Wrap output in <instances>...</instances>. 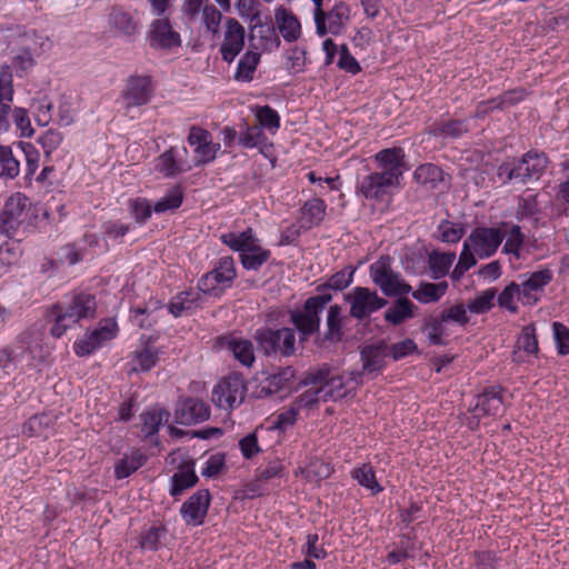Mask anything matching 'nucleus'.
<instances>
[{"instance_id": "nucleus-1", "label": "nucleus", "mask_w": 569, "mask_h": 569, "mask_svg": "<svg viewBox=\"0 0 569 569\" xmlns=\"http://www.w3.org/2000/svg\"><path fill=\"white\" fill-rule=\"evenodd\" d=\"M355 270L351 268L342 269L332 274L327 282L319 286L317 296L310 297L306 300L303 308L291 311L290 319L299 331L300 339L307 340L308 337L319 330L320 313L325 310L326 306L331 301L332 297L328 289L343 290L349 287L353 280Z\"/></svg>"}, {"instance_id": "nucleus-2", "label": "nucleus", "mask_w": 569, "mask_h": 569, "mask_svg": "<svg viewBox=\"0 0 569 569\" xmlns=\"http://www.w3.org/2000/svg\"><path fill=\"white\" fill-rule=\"evenodd\" d=\"M506 234L499 228L478 227L465 239L457 264L450 277L459 281L465 273L477 264V258L487 259L493 256Z\"/></svg>"}, {"instance_id": "nucleus-3", "label": "nucleus", "mask_w": 569, "mask_h": 569, "mask_svg": "<svg viewBox=\"0 0 569 569\" xmlns=\"http://www.w3.org/2000/svg\"><path fill=\"white\" fill-rule=\"evenodd\" d=\"M96 308L94 296L86 292L74 293L54 303L47 311V319L51 325V336L61 338L68 329L74 327L80 320L92 318Z\"/></svg>"}, {"instance_id": "nucleus-4", "label": "nucleus", "mask_w": 569, "mask_h": 569, "mask_svg": "<svg viewBox=\"0 0 569 569\" xmlns=\"http://www.w3.org/2000/svg\"><path fill=\"white\" fill-rule=\"evenodd\" d=\"M547 157L537 151H529L513 166L503 163L498 169V176L503 182L513 181L528 183L538 180L547 168Z\"/></svg>"}, {"instance_id": "nucleus-5", "label": "nucleus", "mask_w": 569, "mask_h": 569, "mask_svg": "<svg viewBox=\"0 0 569 569\" xmlns=\"http://www.w3.org/2000/svg\"><path fill=\"white\" fill-rule=\"evenodd\" d=\"M391 258L380 257L370 264L369 276L387 297L403 296L411 291V286L405 281L401 274L391 267Z\"/></svg>"}, {"instance_id": "nucleus-6", "label": "nucleus", "mask_w": 569, "mask_h": 569, "mask_svg": "<svg viewBox=\"0 0 569 569\" xmlns=\"http://www.w3.org/2000/svg\"><path fill=\"white\" fill-rule=\"evenodd\" d=\"M237 277V269L232 257H221L213 269L207 272L198 282L203 293L219 297L226 289L231 288Z\"/></svg>"}, {"instance_id": "nucleus-7", "label": "nucleus", "mask_w": 569, "mask_h": 569, "mask_svg": "<svg viewBox=\"0 0 569 569\" xmlns=\"http://www.w3.org/2000/svg\"><path fill=\"white\" fill-rule=\"evenodd\" d=\"M349 20L350 8L342 1L336 2L330 10L321 8L313 11L316 33L319 37L342 34Z\"/></svg>"}, {"instance_id": "nucleus-8", "label": "nucleus", "mask_w": 569, "mask_h": 569, "mask_svg": "<svg viewBox=\"0 0 569 569\" xmlns=\"http://www.w3.org/2000/svg\"><path fill=\"white\" fill-rule=\"evenodd\" d=\"M256 341L266 355L280 352L282 356H291L295 352L296 336L293 329L281 328L272 330L261 328L256 331Z\"/></svg>"}, {"instance_id": "nucleus-9", "label": "nucleus", "mask_w": 569, "mask_h": 569, "mask_svg": "<svg viewBox=\"0 0 569 569\" xmlns=\"http://www.w3.org/2000/svg\"><path fill=\"white\" fill-rule=\"evenodd\" d=\"M181 14L187 23L201 21L212 33L218 32L222 19L221 12L209 0H184L181 4Z\"/></svg>"}, {"instance_id": "nucleus-10", "label": "nucleus", "mask_w": 569, "mask_h": 569, "mask_svg": "<svg viewBox=\"0 0 569 569\" xmlns=\"http://www.w3.org/2000/svg\"><path fill=\"white\" fill-rule=\"evenodd\" d=\"M50 41L47 37L38 36L34 32L26 34L23 46L12 57V67L18 77H22L34 66V56L48 50Z\"/></svg>"}, {"instance_id": "nucleus-11", "label": "nucleus", "mask_w": 569, "mask_h": 569, "mask_svg": "<svg viewBox=\"0 0 569 569\" xmlns=\"http://www.w3.org/2000/svg\"><path fill=\"white\" fill-rule=\"evenodd\" d=\"M345 300L350 305V316L356 319H363L387 305V300L365 287H355Z\"/></svg>"}, {"instance_id": "nucleus-12", "label": "nucleus", "mask_w": 569, "mask_h": 569, "mask_svg": "<svg viewBox=\"0 0 569 569\" xmlns=\"http://www.w3.org/2000/svg\"><path fill=\"white\" fill-rule=\"evenodd\" d=\"M187 141L193 148L194 166L197 167L212 162L221 149L219 142L212 141V136L208 130L197 126L190 128Z\"/></svg>"}, {"instance_id": "nucleus-13", "label": "nucleus", "mask_w": 569, "mask_h": 569, "mask_svg": "<svg viewBox=\"0 0 569 569\" xmlns=\"http://www.w3.org/2000/svg\"><path fill=\"white\" fill-rule=\"evenodd\" d=\"M246 387L238 376H230L220 381L212 391L213 403L224 410H232L242 403Z\"/></svg>"}, {"instance_id": "nucleus-14", "label": "nucleus", "mask_w": 569, "mask_h": 569, "mask_svg": "<svg viewBox=\"0 0 569 569\" xmlns=\"http://www.w3.org/2000/svg\"><path fill=\"white\" fill-rule=\"evenodd\" d=\"M117 335V323L107 319L99 323L98 328L86 335L82 339L73 345L77 356L84 357L93 353L101 348L103 343L113 339Z\"/></svg>"}, {"instance_id": "nucleus-15", "label": "nucleus", "mask_w": 569, "mask_h": 569, "mask_svg": "<svg viewBox=\"0 0 569 569\" xmlns=\"http://www.w3.org/2000/svg\"><path fill=\"white\" fill-rule=\"evenodd\" d=\"M147 41L153 49H172L181 46V37L169 18L154 19L147 31Z\"/></svg>"}, {"instance_id": "nucleus-16", "label": "nucleus", "mask_w": 569, "mask_h": 569, "mask_svg": "<svg viewBox=\"0 0 569 569\" xmlns=\"http://www.w3.org/2000/svg\"><path fill=\"white\" fill-rule=\"evenodd\" d=\"M552 278L553 273L548 268L521 274V282H519L518 286L522 293V305L533 306L538 303L541 293L546 286L551 282Z\"/></svg>"}, {"instance_id": "nucleus-17", "label": "nucleus", "mask_w": 569, "mask_h": 569, "mask_svg": "<svg viewBox=\"0 0 569 569\" xmlns=\"http://www.w3.org/2000/svg\"><path fill=\"white\" fill-rule=\"evenodd\" d=\"M405 152L401 148H389L379 151L375 159L379 173L400 184V179L408 170L405 161Z\"/></svg>"}, {"instance_id": "nucleus-18", "label": "nucleus", "mask_w": 569, "mask_h": 569, "mask_svg": "<svg viewBox=\"0 0 569 569\" xmlns=\"http://www.w3.org/2000/svg\"><path fill=\"white\" fill-rule=\"evenodd\" d=\"M244 47V28L234 18L224 22L223 41L220 53L224 61L232 62Z\"/></svg>"}, {"instance_id": "nucleus-19", "label": "nucleus", "mask_w": 569, "mask_h": 569, "mask_svg": "<svg viewBox=\"0 0 569 569\" xmlns=\"http://www.w3.org/2000/svg\"><path fill=\"white\" fill-rule=\"evenodd\" d=\"M210 503L208 490H198L186 502L182 503L180 513L189 526L202 525Z\"/></svg>"}, {"instance_id": "nucleus-20", "label": "nucleus", "mask_w": 569, "mask_h": 569, "mask_svg": "<svg viewBox=\"0 0 569 569\" xmlns=\"http://www.w3.org/2000/svg\"><path fill=\"white\" fill-rule=\"evenodd\" d=\"M188 150L182 147L170 148L156 160V169L166 177H173L180 172L188 171L192 167L187 160Z\"/></svg>"}, {"instance_id": "nucleus-21", "label": "nucleus", "mask_w": 569, "mask_h": 569, "mask_svg": "<svg viewBox=\"0 0 569 569\" xmlns=\"http://www.w3.org/2000/svg\"><path fill=\"white\" fill-rule=\"evenodd\" d=\"M399 184L379 172L366 176L358 186L359 192L368 200L383 201L391 188Z\"/></svg>"}, {"instance_id": "nucleus-22", "label": "nucleus", "mask_w": 569, "mask_h": 569, "mask_svg": "<svg viewBox=\"0 0 569 569\" xmlns=\"http://www.w3.org/2000/svg\"><path fill=\"white\" fill-rule=\"evenodd\" d=\"M210 408L200 399L187 398L178 403L176 421L180 425H194L209 419Z\"/></svg>"}, {"instance_id": "nucleus-23", "label": "nucleus", "mask_w": 569, "mask_h": 569, "mask_svg": "<svg viewBox=\"0 0 569 569\" xmlns=\"http://www.w3.org/2000/svg\"><path fill=\"white\" fill-rule=\"evenodd\" d=\"M309 381L321 385L326 401L341 399L348 393L343 378L340 376L329 377V370L326 368L310 371Z\"/></svg>"}, {"instance_id": "nucleus-24", "label": "nucleus", "mask_w": 569, "mask_h": 569, "mask_svg": "<svg viewBox=\"0 0 569 569\" xmlns=\"http://www.w3.org/2000/svg\"><path fill=\"white\" fill-rule=\"evenodd\" d=\"M12 72L10 66H2L0 70V134L9 130L10 103L13 100Z\"/></svg>"}, {"instance_id": "nucleus-25", "label": "nucleus", "mask_w": 569, "mask_h": 569, "mask_svg": "<svg viewBox=\"0 0 569 569\" xmlns=\"http://www.w3.org/2000/svg\"><path fill=\"white\" fill-rule=\"evenodd\" d=\"M151 80L148 77H136L128 81L123 93L127 108L147 104L152 97Z\"/></svg>"}, {"instance_id": "nucleus-26", "label": "nucleus", "mask_w": 569, "mask_h": 569, "mask_svg": "<svg viewBox=\"0 0 569 569\" xmlns=\"http://www.w3.org/2000/svg\"><path fill=\"white\" fill-rule=\"evenodd\" d=\"M388 357L389 348L383 342L363 347L360 352L362 373L380 372L385 368Z\"/></svg>"}, {"instance_id": "nucleus-27", "label": "nucleus", "mask_w": 569, "mask_h": 569, "mask_svg": "<svg viewBox=\"0 0 569 569\" xmlns=\"http://www.w3.org/2000/svg\"><path fill=\"white\" fill-rule=\"evenodd\" d=\"M274 21L280 34L287 42H295L300 38L301 23L291 10L282 6L276 8Z\"/></svg>"}, {"instance_id": "nucleus-28", "label": "nucleus", "mask_w": 569, "mask_h": 569, "mask_svg": "<svg viewBox=\"0 0 569 569\" xmlns=\"http://www.w3.org/2000/svg\"><path fill=\"white\" fill-rule=\"evenodd\" d=\"M222 347L226 348L233 358L238 360L243 367L250 368L254 363V348L250 340L229 336L221 339Z\"/></svg>"}, {"instance_id": "nucleus-29", "label": "nucleus", "mask_w": 569, "mask_h": 569, "mask_svg": "<svg viewBox=\"0 0 569 569\" xmlns=\"http://www.w3.org/2000/svg\"><path fill=\"white\" fill-rule=\"evenodd\" d=\"M499 387L486 389L481 395L477 396L476 403L471 411L477 418L483 416L498 415L502 407V399Z\"/></svg>"}, {"instance_id": "nucleus-30", "label": "nucleus", "mask_w": 569, "mask_h": 569, "mask_svg": "<svg viewBox=\"0 0 569 569\" xmlns=\"http://www.w3.org/2000/svg\"><path fill=\"white\" fill-rule=\"evenodd\" d=\"M220 240L223 244L228 246L231 250L242 254L249 251L251 247L259 242L251 228L243 231H229L220 234Z\"/></svg>"}, {"instance_id": "nucleus-31", "label": "nucleus", "mask_w": 569, "mask_h": 569, "mask_svg": "<svg viewBox=\"0 0 569 569\" xmlns=\"http://www.w3.org/2000/svg\"><path fill=\"white\" fill-rule=\"evenodd\" d=\"M448 291V282L437 283L420 281L416 290H411L412 298L418 302L428 305L438 302Z\"/></svg>"}, {"instance_id": "nucleus-32", "label": "nucleus", "mask_w": 569, "mask_h": 569, "mask_svg": "<svg viewBox=\"0 0 569 569\" xmlns=\"http://www.w3.org/2000/svg\"><path fill=\"white\" fill-rule=\"evenodd\" d=\"M392 303V306L386 310L385 319L393 326L403 323L405 321L415 317V310L417 307L408 299L402 296Z\"/></svg>"}, {"instance_id": "nucleus-33", "label": "nucleus", "mask_w": 569, "mask_h": 569, "mask_svg": "<svg viewBox=\"0 0 569 569\" xmlns=\"http://www.w3.org/2000/svg\"><path fill=\"white\" fill-rule=\"evenodd\" d=\"M413 178L427 190H433L443 181V172L436 164L425 163L415 170Z\"/></svg>"}, {"instance_id": "nucleus-34", "label": "nucleus", "mask_w": 569, "mask_h": 569, "mask_svg": "<svg viewBox=\"0 0 569 569\" xmlns=\"http://www.w3.org/2000/svg\"><path fill=\"white\" fill-rule=\"evenodd\" d=\"M456 260L455 252H431L428 257V266L433 280H439L449 273Z\"/></svg>"}, {"instance_id": "nucleus-35", "label": "nucleus", "mask_w": 569, "mask_h": 569, "mask_svg": "<svg viewBox=\"0 0 569 569\" xmlns=\"http://www.w3.org/2000/svg\"><path fill=\"white\" fill-rule=\"evenodd\" d=\"M446 323L447 321L441 315L425 320L422 331L430 345L442 346L446 343L445 338L448 336Z\"/></svg>"}, {"instance_id": "nucleus-36", "label": "nucleus", "mask_w": 569, "mask_h": 569, "mask_svg": "<svg viewBox=\"0 0 569 569\" xmlns=\"http://www.w3.org/2000/svg\"><path fill=\"white\" fill-rule=\"evenodd\" d=\"M327 204L323 200L315 198L307 201L302 208L301 226L312 228L320 224L326 214Z\"/></svg>"}, {"instance_id": "nucleus-37", "label": "nucleus", "mask_w": 569, "mask_h": 569, "mask_svg": "<svg viewBox=\"0 0 569 569\" xmlns=\"http://www.w3.org/2000/svg\"><path fill=\"white\" fill-rule=\"evenodd\" d=\"M158 352L154 348L143 347L132 353L129 362L130 372L148 371L156 366Z\"/></svg>"}, {"instance_id": "nucleus-38", "label": "nucleus", "mask_w": 569, "mask_h": 569, "mask_svg": "<svg viewBox=\"0 0 569 569\" xmlns=\"http://www.w3.org/2000/svg\"><path fill=\"white\" fill-rule=\"evenodd\" d=\"M170 413L162 408H151L141 415L142 432L152 436L158 432L159 427L168 422Z\"/></svg>"}, {"instance_id": "nucleus-39", "label": "nucleus", "mask_w": 569, "mask_h": 569, "mask_svg": "<svg viewBox=\"0 0 569 569\" xmlns=\"http://www.w3.org/2000/svg\"><path fill=\"white\" fill-rule=\"evenodd\" d=\"M109 24L119 34L130 37L137 31V23L130 16L120 9H113L109 14Z\"/></svg>"}, {"instance_id": "nucleus-40", "label": "nucleus", "mask_w": 569, "mask_h": 569, "mask_svg": "<svg viewBox=\"0 0 569 569\" xmlns=\"http://www.w3.org/2000/svg\"><path fill=\"white\" fill-rule=\"evenodd\" d=\"M20 173V162L8 146H0V179L11 180Z\"/></svg>"}, {"instance_id": "nucleus-41", "label": "nucleus", "mask_w": 569, "mask_h": 569, "mask_svg": "<svg viewBox=\"0 0 569 569\" xmlns=\"http://www.w3.org/2000/svg\"><path fill=\"white\" fill-rule=\"evenodd\" d=\"M270 256V250L263 249L258 242L249 251L240 254V261L246 270H258L269 260Z\"/></svg>"}, {"instance_id": "nucleus-42", "label": "nucleus", "mask_w": 569, "mask_h": 569, "mask_svg": "<svg viewBox=\"0 0 569 569\" xmlns=\"http://www.w3.org/2000/svg\"><path fill=\"white\" fill-rule=\"evenodd\" d=\"M198 481V476L196 475L192 467H186L180 469L171 477V496H180L184 490L193 487Z\"/></svg>"}, {"instance_id": "nucleus-43", "label": "nucleus", "mask_w": 569, "mask_h": 569, "mask_svg": "<svg viewBox=\"0 0 569 569\" xmlns=\"http://www.w3.org/2000/svg\"><path fill=\"white\" fill-rule=\"evenodd\" d=\"M147 458L140 451H133L129 456H124L120 459L116 467L114 473L118 479H123L132 475L136 470H138L141 466L144 465Z\"/></svg>"}, {"instance_id": "nucleus-44", "label": "nucleus", "mask_w": 569, "mask_h": 569, "mask_svg": "<svg viewBox=\"0 0 569 569\" xmlns=\"http://www.w3.org/2000/svg\"><path fill=\"white\" fill-rule=\"evenodd\" d=\"M351 477L361 487L370 490L372 495H377L382 491V487L378 483L375 471L370 465L365 463L358 468H355L351 471Z\"/></svg>"}, {"instance_id": "nucleus-45", "label": "nucleus", "mask_w": 569, "mask_h": 569, "mask_svg": "<svg viewBox=\"0 0 569 569\" xmlns=\"http://www.w3.org/2000/svg\"><path fill=\"white\" fill-rule=\"evenodd\" d=\"M305 383L309 386L307 390H305L296 400V406L301 408H311L313 405L319 401H326L323 390L320 383H315L309 381V373L305 379Z\"/></svg>"}, {"instance_id": "nucleus-46", "label": "nucleus", "mask_w": 569, "mask_h": 569, "mask_svg": "<svg viewBox=\"0 0 569 569\" xmlns=\"http://www.w3.org/2000/svg\"><path fill=\"white\" fill-rule=\"evenodd\" d=\"M330 472L329 465L317 458H312L308 466L300 468V475L311 482H319L328 478Z\"/></svg>"}, {"instance_id": "nucleus-47", "label": "nucleus", "mask_w": 569, "mask_h": 569, "mask_svg": "<svg viewBox=\"0 0 569 569\" xmlns=\"http://www.w3.org/2000/svg\"><path fill=\"white\" fill-rule=\"evenodd\" d=\"M260 61V54L258 52L248 51L238 62L236 79L241 81H250L252 74Z\"/></svg>"}, {"instance_id": "nucleus-48", "label": "nucleus", "mask_w": 569, "mask_h": 569, "mask_svg": "<svg viewBox=\"0 0 569 569\" xmlns=\"http://www.w3.org/2000/svg\"><path fill=\"white\" fill-rule=\"evenodd\" d=\"M517 302L522 303V293L517 282L509 283L498 296V305L512 313L518 311Z\"/></svg>"}, {"instance_id": "nucleus-49", "label": "nucleus", "mask_w": 569, "mask_h": 569, "mask_svg": "<svg viewBox=\"0 0 569 569\" xmlns=\"http://www.w3.org/2000/svg\"><path fill=\"white\" fill-rule=\"evenodd\" d=\"M468 128L466 121L462 120H451L448 122L437 123L432 127L431 133L437 137L442 138H459L465 132H467Z\"/></svg>"}, {"instance_id": "nucleus-50", "label": "nucleus", "mask_w": 569, "mask_h": 569, "mask_svg": "<svg viewBox=\"0 0 569 569\" xmlns=\"http://www.w3.org/2000/svg\"><path fill=\"white\" fill-rule=\"evenodd\" d=\"M132 229V223H126L120 220H108L101 227L106 240L113 242H121L123 237Z\"/></svg>"}, {"instance_id": "nucleus-51", "label": "nucleus", "mask_w": 569, "mask_h": 569, "mask_svg": "<svg viewBox=\"0 0 569 569\" xmlns=\"http://www.w3.org/2000/svg\"><path fill=\"white\" fill-rule=\"evenodd\" d=\"M256 118L261 129L269 130L272 134L277 132L280 127V117L276 110L269 106L258 107L256 109Z\"/></svg>"}, {"instance_id": "nucleus-52", "label": "nucleus", "mask_w": 569, "mask_h": 569, "mask_svg": "<svg viewBox=\"0 0 569 569\" xmlns=\"http://www.w3.org/2000/svg\"><path fill=\"white\" fill-rule=\"evenodd\" d=\"M183 200V193L179 187H174L160 198L153 206L156 213H163L178 209Z\"/></svg>"}, {"instance_id": "nucleus-53", "label": "nucleus", "mask_w": 569, "mask_h": 569, "mask_svg": "<svg viewBox=\"0 0 569 569\" xmlns=\"http://www.w3.org/2000/svg\"><path fill=\"white\" fill-rule=\"evenodd\" d=\"M342 321V308L338 305L330 306L326 319V337L329 339H339L341 337Z\"/></svg>"}, {"instance_id": "nucleus-54", "label": "nucleus", "mask_w": 569, "mask_h": 569, "mask_svg": "<svg viewBox=\"0 0 569 569\" xmlns=\"http://www.w3.org/2000/svg\"><path fill=\"white\" fill-rule=\"evenodd\" d=\"M27 200L28 199L20 192L9 197L2 210L4 217H9L20 224Z\"/></svg>"}, {"instance_id": "nucleus-55", "label": "nucleus", "mask_w": 569, "mask_h": 569, "mask_svg": "<svg viewBox=\"0 0 569 569\" xmlns=\"http://www.w3.org/2000/svg\"><path fill=\"white\" fill-rule=\"evenodd\" d=\"M496 290L493 288L480 292L475 299L469 300L467 308L472 313H485L493 307Z\"/></svg>"}, {"instance_id": "nucleus-56", "label": "nucleus", "mask_w": 569, "mask_h": 569, "mask_svg": "<svg viewBox=\"0 0 569 569\" xmlns=\"http://www.w3.org/2000/svg\"><path fill=\"white\" fill-rule=\"evenodd\" d=\"M153 207L144 198H137L129 203V211L137 224H144L152 214Z\"/></svg>"}, {"instance_id": "nucleus-57", "label": "nucleus", "mask_w": 569, "mask_h": 569, "mask_svg": "<svg viewBox=\"0 0 569 569\" xmlns=\"http://www.w3.org/2000/svg\"><path fill=\"white\" fill-rule=\"evenodd\" d=\"M194 298L191 292H180L170 302L169 310L174 317H180L194 308Z\"/></svg>"}, {"instance_id": "nucleus-58", "label": "nucleus", "mask_w": 569, "mask_h": 569, "mask_svg": "<svg viewBox=\"0 0 569 569\" xmlns=\"http://www.w3.org/2000/svg\"><path fill=\"white\" fill-rule=\"evenodd\" d=\"M468 308L467 306H463L462 303H458L455 306H451L448 309H445L440 315L443 317V319L449 322L452 321L459 326H466L470 318L468 316Z\"/></svg>"}, {"instance_id": "nucleus-59", "label": "nucleus", "mask_w": 569, "mask_h": 569, "mask_svg": "<svg viewBox=\"0 0 569 569\" xmlns=\"http://www.w3.org/2000/svg\"><path fill=\"white\" fill-rule=\"evenodd\" d=\"M264 141L262 129L259 126H247L246 131L241 132L239 142L244 148H254Z\"/></svg>"}, {"instance_id": "nucleus-60", "label": "nucleus", "mask_w": 569, "mask_h": 569, "mask_svg": "<svg viewBox=\"0 0 569 569\" xmlns=\"http://www.w3.org/2000/svg\"><path fill=\"white\" fill-rule=\"evenodd\" d=\"M523 243V236L520 231V228L518 226H513L508 236L506 243L502 248V252L507 254H515L516 257H519L520 248Z\"/></svg>"}, {"instance_id": "nucleus-61", "label": "nucleus", "mask_w": 569, "mask_h": 569, "mask_svg": "<svg viewBox=\"0 0 569 569\" xmlns=\"http://www.w3.org/2000/svg\"><path fill=\"white\" fill-rule=\"evenodd\" d=\"M236 8L239 16L250 22L258 20L260 17L259 3L257 0H238Z\"/></svg>"}, {"instance_id": "nucleus-62", "label": "nucleus", "mask_w": 569, "mask_h": 569, "mask_svg": "<svg viewBox=\"0 0 569 569\" xmlns=\"http://www.w3.org/2000/svg\"><path fill=\"white\" fill-rule=\"evenodd\" d=\"M306 64V51L301 48H292L288 52L286 68L290 73H299Z\"/></svg>"}, {"instance_id": "nucleus-63", "label": "nucleus", "mask_w": 569, "mask_h": 569, "mask_svg": "<svg viewBox=\"0 0 569 569\" xmlns=\"http://www.w3.org/2000/svg\"><path fill=\"white\" fill-rule=\"evenodd\" d=\"M440 231V238L443 242L447 243H456L458 242L462 234H463V228L459 224H455L449 221H443L439 226Z\"/></svg>"}, {"instance_id": "nucleus-64", "label": "nucleus", "mask_w": 569, "mask_h": 569, "mask_svg": "<svg viewBox=\"0 0 569 569\" xmlns=\"http://www.w3.org/2000/svg\"><path fill=\"white\" fill-rule=\"evenodd\" d=\"M555 340L557 345L558 352L562 356L569 353V329L560 323L553 322L552 325Z\"/></svg>"}]
</instances>
